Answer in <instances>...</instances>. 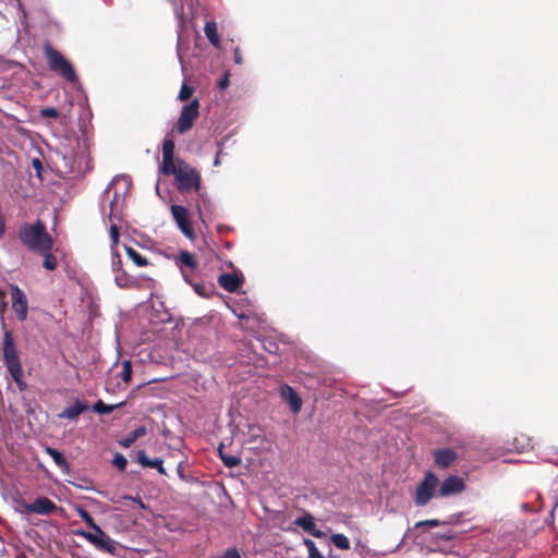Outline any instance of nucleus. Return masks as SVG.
Returning a JSON list of instances; mask_svg holds the SVG:
<instances>
[{"label":"nucleus","instance_id":"obj_21","mask_svg":"<svg viewBox=\"0 0 558 558\" xmlns=\"http://www.w3.org/2000/svg\"><path fill=\"white\" fill-rule=\"evenodd\" d=\"M204 32H205V35H206L207 39L209 40V43L215 47H219L220 37L218 35L216 22H214V21L206 22Z\"/></svg>","mask_w":558,"mask_h":558},{"label":"nucleus","instance_id":"obj_28","mask_svg":"<svg viewBox=\"0 0 558 558\" xmlns=\"http://www.w3.org/2000/svg\"><path fill=\"white\" fill-rule=\"evenodd\" d=\"M75 511L77 515L90 527L96 529L97 524L90 513L84 509L82 506H75Z\"/></svg>","mask_w":558,"mask_h":558},{"label":"nucleus","instance_id":"obj_29","mask_svg":"<svg viewBox=\"0 0 558 558\" xmlns=\"http://www.w3.org/2000/svg\"><path fill=\"white\" fill-rule=\"evenodd\" d=\"M331 542L339 549H349L350 548V541L343 534H332Z\"/></svg>","mask_w":558,"mask_h":558},{"label":"nucleus","instance_id":"obj_45","mask_svg":"<svg viewBox=\"0 0 558 558\" xmlns=\"http://www.w3.org/2000/svg\"><path fill=\"white\" fill-rule=\"evenodd\" d=\"M234 62H235L236 64H241V63L243 62V59H242V56H241V52H240L239 47H236V48L234 49Z\"/></svg>","mask_w":558,"mask_h":558},{"label":"nucleus","instance_id":"obj_47","mask_svg":"<svg viewBox=\"0 0 558 558\" xmlns=\"http://www.w3.org/2000/svg\"><path fill=\"white\" fill-rule=\"evenodd\" d=\"M177 472H178V475L182 478V480H185V475L183 474V466H182V463H179L178 468H177Z\"/></svg>","mask_w":558,"mask_h":558},{"label":"nucleus","instance_id":"obj_38","mask_svg":"<svg viewBox=\"0 0 558 558\" xmlns=\"http://www.w3.org/2000/svg\"><path fill=\"white\" fill-rule=\"evenodd\" d=\"M218 558H241V555L236 547H230L227 548Z\"/></svg>","mask_w":558,"mask_h":558},{"label":"nucleus","instance_id":"obj_9","mask_svg":"<svg viewBox=\"0 0 558 558\" xmlns=\"http://www.w3.org/2000/svg\"><path fill=\"white\" fill-rule=\"evenodd\" d=\"M20 505L27 513H37L43 515H48L57 509L56 504L48 497H38L32 504L22 501Z\"/></svg>","mask_w":558,"mask_h":558},{"label":"nucleus","instance_id":"obj_30","mask_svg":"<svg viewBox=\"0 0 558 558\" xmlns=\"http://www.w3.org/2000/svg\"><path fill=\"white\" fill-rule=\"evenodd\" d=\"M303 544L306 546L308 550V558H325L323 554L318 550L314 541L310 538H304Z\"/></svg>","mask_w":558,"mask_h":558},{"label":"nucleus","instance_id":"obj_41","mask_svg":"<svg viewBox=\"0 0 558 558\" xmlns=\"http://www.w3.org/2000/svg\"><path fill=\"white\" fill-rule=\"evenodd\" d=\"M229 76H230L229 73H225V75L219 80L218 87L220 89H225L229 86V84H230Z\"/></svg>","mask_w":558,"mask_h":558},{"label":"nucleus","instance_id":"obj_50","mask_svg":"<svg viewBox=\"0 0 558 558\" xmlns=\"http://www.w3.org/2000/svg\"><path fill=\"white\" fill-rule=\"evenodd\" d=\"M557 507H558V497H557V500H556V502H555V505H554V508H553V510H551V512H550V515H551V517L554 515V511H555V509H556Z\"/></svg>","mask_w":558,"mask_h":558},{"label":"nucleus","instance_id":"obj_36","mask_svg":"<svg viewBox=\"0 0 558 558\" xmlns=\"http://www.w3.org/2000/svg\"><path fill=\"white\" fill-rule=\"evenodd\" d=\"M440 525V521L437 520V519H430V520H424V521H418L415 523L414 527L415 529H418V527H436Z\"/></svg>","mask_w":558,"mask_h":558},{"label":"nucleus","instance_id":"obj_42","mask_svg":"<svg viewBox=\"0 0 558 558\" xmlns=\"http://www.w3.org/2000/svg\"><path fill=\"white\" fill-rule=\"evenodd\" d=\"M264 349L266 351H268L269 353H276L277 350H278V345L277 343L272 342V341H267V343H264L263 344Z\"/></svg>","mask_w":558,"mask_h":558},{"label":"nucleus","instance_id":"obj_19","mask_svg":"<svg viewBox=\"0 0 558 558\" xmlns=\"http://www.w3.org/2000/svg\"><path fill=\"white\" fill-rule=\"evenodd\" d=\"M45 451L47 452V454H49L52 460L54 461V463L65 473H69L70 471V464L66 460V458L64 457V454L62 452H60L59 450L54 449V448H51V447H46L45 448Z\"/></svg>","mask_w":558,"mask_h":558},{"label":"nucleus","instance_id":"obj_2","mask_svg":"<svg viewBox=\"0 0 558 558\" xmlns=\"http://www.w3.org/2000/svg\"><path fill=\"white\" fill-rule=\"evenodd\" d=\"M17 236L21 243L34 253L51 251L53 246V240L41 220L22 226Z\"/></svg>","mask_w":558,"mask_h":558},{"label":"nucleus","instance_id":"obj_40","mask_svg":"<svg viewBox=\"0 0 558 558\" xmlns=\"http://www.w3.org/2000/svg\"><path fill=\"white\" fill-rule=\"evenodd\" d=\"M515 441V449L525 450L531 446V439L526 437L517 438Z\"/></svg>","mask_w":558,"mask_h":558},{"label":"nucleus","instance_id":"obj_34","mask_svg":"<svg viewBox=\"0 0 558 558\" xmlns=\"http://www.w3.org/2000/svg\"><path fill=\"white\" fill-rule=\"evenodd\" d=\"M421 483H423L429 487H435L436 489L440 485L438 477L432 472L426 473L424 480Z\"/></svg>","mask_w":558,"mask_h":558},{"label":"nucleus","instance_id":"obj_1","mask_svg":"<svg viewBox=\"0 0 558 558\" xmlns=\"http://www.w3.org/2000/svg\"><path fill=\"white\" fill-rule=\"evenodd\" d=\"M175 144L171 137L162 142V161L159 171L165 175H173L177 189L181 193L195 191L199 193L202 178L199 172L181 158H174Z\"/></svg>","mask_w":558,"mask_h":558},{"label":"nucleus","instance_id":"obj_17","mask_svg":"<svg viewBox=\"0 0 558 558\" xmlns=\"http://www.w3.org/2000/svg\"><path fill=\"white\" fill-rule=\"evenodd\" d=\"M457 459V453L452 449H441L434 453L435 464L439 468H448Z\"/></svg>","mask_w":558,"mask_h":558},{"label":"nucleus","instance_id":"obj_31","mask_svg":"<svg viewBox=\"0 0 558 558\" xmlns=\"http://www.w3.org/2000/svg\"><path fill=\"white\" fill-rule=\"evenodd\" d=\"M120 377L124 383H130L132 379V364L131 361L125 360L122 362V369L120 373Z\"/></svg>","mask_w":558,"mask_h":558},{"label":"nucleus","instance_id":"obj_11","mask_svg":"<svg viewBox=\"0 0 558 558\" xmlns=\"http://www.w3.org/2000/svg\"><path fill=\"white\" fill-rule=\"evenodd\" d=\"M465 485L461 477L456 475H450L444 480V482L439 485L437 494L440 497H448L450 495H454L464 490Z\"/></svg>","mask_w":558,"mask_h":558},{"label":"nucleus","instance_id":"obj_20","mask_svg":"<svg viewBox=\"0 0 558 558\" xmlns=\"http://www.w3.org/2000/svg\"><path fill=\"white\" fill-rule=\"evenodd\" d=\"M147 429L145 426H140L133 432L129 433L124 438L119 440V445L123 448H130L138 438L145 436Z\"/></svg>","mask_w":558,"mask_h":558},{"label":"nucleus","instance_id":"obj_37","mask_svg":"<svg viewBox=\"0 0 558 558\" xmlns=\"http://www.w3.org/2000/svg\"><path fill=\"white\" fill-rule=\"evenodd\" d=\"M40 117H44V118H58L59 117V111L56 108H53V107L43 108L40 110Z\"/></svg>","mask_w":558,"mask_h":558},{"label":"nucleus","instance_id":"obj_3","mask_svg":"<svg viewBox=\"0 0 558 558\" xmlns=\"http://www.w3.org/2000/svg\"><path fill=\"white\" fill-rule=\"evenodd\" d=\"M44 54L47 59L48 68L50 71L56 72L62 78L70 83L78 81L77 74L71 62L57 49L49 44L44 46Z\"/></svg>","mask_w":558,"mask_h":558},{"label":"nucleus","instance_id":"obj_46","mask_svg":"<svg viewBox=\"0 0 558 558\" xmlns=\"http://www.w3.org/2000/svg\"><path fill=\"white\" fill-rule=\"evenodd\" d=\"M17 8L22 12L23 16H26L27 12H26L24 4L22 3L21 0H17Z\"/></svg>","mask_w":558,"mask_h":558},{"label":"nucleus","instance_id":"obj_13","mask_svg":"<svg viewBox=\"0 0 558 558\" xmlns=\"http://www.w3.org/2000/svg\"><path fill=\"white\" fill-rule=\"evenodd\" d=\"M280 395L289 403L293 413H299L301 411L302 399L292 387L287 384L282 385L280 387Z\"/></svg>","mask_w":558,"mask_h":558},{"label":"nucleus","instance_id":"obj_8","mask_svg":"<svg viewBox=\"0 0 558 558\" xmlns=\"http://www.w3.org/2000/svg\"><path fill=\"white\" fill-rule=\"evenodd\" d=\"M11 301H12V310L14 311L19 320L23 322L27 317V298L23 290H21L17 286L11 287Z\"/></svg>","mask_w":558,"mask_h":558},{"label":"nucleus","instance_id":"obj_25","mask_svg":"<svg viewBox=\"0 0 558 558\" xmlns=\"http://www.w3.org/2000/svg\"><path fill=\"white\" fill-rule=\"evenodd\" d=\"M124 403L121 402V403H118V404H106L102 400H98L97 402L94 403L93 405V410L99 414H109L111 413L114 409L117 408H120L122 407Z\"/></svg>","mask_w":558,"mask_h":558},{"label":"nucleus","instance_id":"obj_18","mask_svg":"<svg viewBox=\"0 0 558 558\" xmlns=\"http://www.w3.org/2000/svg\"><path fill=\"white\" fill-rule=\"evenodd\" d=\"M87 410V405L82 403L81 401L76 400L72 405L64 409L60 414L59 417L61 418H69L74 420L80 414L85 412Z\"/></svg>","mask_w":558,"mask_h":558},{"label":"nucleus","instance_id":"obj_24","mask_svg":"<svg viewBox=\"0 0 558 558\" xmlns=\"http://www.w3.org/2000/svg\"><path fill=\"white\" fill-rule=\"evenodd\" d=\"M219 457L227 468H234L241 464V458L223 452L222 446L218 448Z\"/></svg>","mask_w":558,"mask_h":558},{"label":"nucleus","instance_id":"obj_27","mask_svg":"<svg viewBox=\"0 0 558 558\" xmlns=\"http://www.w3.org/2000/svg\"><path fill=\"white\" fill-rule=\"evenodd\" d=\"M9 373L12 376L13 380L15 381L20 391H24L27 386L26 383L23 380L24 373L22 366L9 369Z\"/></svg>","mask_w":558,"mask_h":558},{"label":"nucleus","instance_id":"obj_26","mask_svg":"<svg viewBox=\"0 0 558 558\" xmlns=\"http://www.w3.org/2000/svg\"><path fill=\"white\" fill-rule=\"evenodd\" d=\"M37 254L44 256L43 266L48 270H54L58 267L57 257L51 253V251L47 252H38Z\"/></svg>","mask_w":558,"mask_h":558},{"label":"nucleus","instance_id":"obj_5","mask_svg":"<svg viewBox=\"0 0 558 558\" xmlns=\"http://www.w3.org/2000/svg\"><path fill=\"white\" fill-rule=\"evenodd\" d=\"M177 265L180 267L182 276L185 281L191 286H194L195 290L199 293L197 284H194L192 276L195 274L198 267V263L194 254L189 251H180L177 257Z\"/></svg>","mask_w":558,"mask_h":558},{"label":"nucleus","instance_id":"obj_16","mask_svg":"<svg viewBox=\"0 0 558 558\" xmlns=\"http://www.w3.org/2000/svg\"><path fill=\"white\" fill-rule=\"evenodd\" d=\"M438 489L429 487L423 483H420L416 487L415 504L417 506H425L435 496Z\"/></svg>","mask_w":558,"mask_h":558},{"label":"nucleus","instance_id":"obj_22","mask_svg":"<svg viewBox=\"0 0 558 558\" xmlns=\"http://www.w3.org/2000/svg\"><path fill=\"white\" fill-rule=\"evenodd\" d=\"M114 281L118 287L130 289L135 286V279L131 277L124 269L116 272Z\"/></svg>","mask_w":558,"mask_h":558},{"label":"nucleus","instance_id":"obj_33","mask_svg":"<svg viewBox=\"0 0 558 558\" xmlns=\"http://www.w3.org/2000/svg\"><path fill=\"white\" fill-rule=\"evenodd\" d=\"M193 93H194V88L184 83L181 86L178 98L182 101L189 100L192 97Z\"/></svg>","mask_w":558,"mask_h":558},{"label":"nucleus","instance_id":"obj_6","mask_svg":"<svg viewBox=\"0 0 558 558\" xmlns=\"http://www.w3.org/2000/svg\"><path fill=\"white\" fill-rule=\"evenodd\" d=\"M172 217L180 229V231L190 240H194L195 232L190 219V214L184 206L172 205L171 206Z\"/></svg>","mask_w":558,"mask_h":558},{"label":"nucleus","instance_id":"obj_10","mask_svg":"<svg viewBox=\"0 0 558 558\" xmlns=\"http://www.w3.org/2000/svg\"><path fill=\"white\" fill-rule=\"evenodd\" d=\"M95 533L82 532L81 534L92 544L96 545L98 548L104 549L108 553H113L116 549L114 542L106 535V533L100 529L99 525L96 529H93Z\"/></svg>","mask_w":558,"mask_h":558},{"label":"nucleus","instance_id":"obj_23","mask_svg":"<svg viewBox=\"0 0 558 558\" xmlns=\"http://www.w3.org/2000/svg\"><path fill=\"white\" fill-rule=\"evenodd\" d=\"M125 253L130 259L137 266V267H145L149 264L148 259L144 256H142L136 250H134L131 246L124 245Z\"/></svg>","mask_w":558,"mask_h":558},{"label":"nucleus","instance_id":"obj_15","mask_svg":"<svg viewBox=\"0 0 558 558\" xmlns=\"http://www.w3.org/2000/svg\"><path fill=\"white\" fill-rule=\"evenodd\" d=\"M242 282L238 275L231 272H223L218 277L219 286L228 292H235Z\"/></svg>","mask_w":558,"mask_h":558},{"label":"nucleus","instance_id":"obj_14","mask_svg":"<svg viewBox=\"0 0 558 558\" xmlns=\"http://www.w3.org/2000/svg\"><path fill=\"white\" fill-rule=\"evenodd\" d=\"M136 456H137V462L142 466L156 469L159 474L167 475V471L162 465V463H163L162 459H160V458L149 459L144 450H138Z\"/></svg>","mask_w":558,"mask_h":558},{"label":"nucleus","instance_id":"obj_39","mask_svg":"<svg viewBox=\"0 0 558 558\" xmlns=\"http://www.w3.org/2000/svg\"><path fill=\"white\" fill-rule=\"evenodd\" d=\"M119 228L117 225L110 226V239L112 246H116L119 243Z\"/></svg>","mask_w":558,"mask_h":558},{"label":"nucleus","instance_id":"obj_32","mask_svg":"<svg viewBox=\"0 0 558 558\" xmlns=\"http://www.w3.org/2000/svg\"><path fill=\"white\" fill-rule=\"evenodd\" d=\"M112 465L116 466L120 472H124L128 465V460L122 453H114L112 459Z\"/></svg>","mask_w":558,"mask_h":558},{"label":"nucleus","instance_id":"obj_49","mask_svg":"<svg viewBox=\"0 0 558 558\" xmlns=\"http://www.w3.org/2000/svg\"><path fill=\"white\" fill-rule=\"evenodd\" d=\"M117 199H118V195H117V193H116V194H114L113 199L110 202L111 211L113 210V204H114V202H116Z\"/></svg>","mask_w":558,"mask_h":558},{"label":"nucleus","instance_id":"obj_4","mask_svg":"<svg viewBox=\"0 0 558 558\" xmlns=\"http://www.w3.org/2000/svg\"><path fill=\"white\" fill-rule=\"evenodd\" d=\"M199 116V101L193 99L191 102L184 105L181 109L180 117L177 121L175 129L180 134L189 132L194 124V121Z\"/></svg>","mask_w":558,"mask_h":558},{"label":"nucleus","instance_id":"obj_44","mask_svg":"<svg viewBox=\"0 0 558 558\" xmlns=\"http://www.w3.org/2000/svg\"><path fill=\"white\" fill-rule=\"evenodd\" d=\"M32 166L36 170V172L38 174H40V172L43 170V163H41V161L38 158L33 159Z\"/></svg>","mask_w":558,"mask_h":558},{"label":"nucleus","instance_id":"obj_35","mask_svg":"<svg viewBox=\"0 0 558 558\" xmlns=\"http://www.w3.org/2000/svg\"><path fill=\"white\" fill-rule=\"evenodd\" d=\"M111 267H112V271L116 274V272H119L120 270H123L122 268V259H121V256L120 254L114 251L112 253V263H111Z\"/></svg>","mask_w":558,"mask_h":558},{"label":"nucleus","instance_id":"obj_7","mask_svg":"<svg viewBox=\"0 0 558 558\" xmlns=\"http://www.w3.org/2000/svg\"><path fill=\"white\" fill-rule=\"evenodd\" d=\"M2 353L5 366L9 369L22 366L17 350L14 343V338L11 331L5 330L3 335Z\"/></svg>","mask_w":558,"mask_h":558},{"label":"nucleus","instance_id":"obj_48","mask_svg":"<svg viewBox=\"0 0 558 558\" xmlns=\"http://www.w3.org/2000/svg\"><path fill=\"white\" fill-rule=\"evenodd\" d=\"M222 150L219 149L216 154V157H215V161H214V165L215 166H219L220 165V155H221Z\"/></svg>","mask_w":558,"mask_h":558},{"label":"nucleus","instance_id":"obj_43","mask_svg":"<svg viewBox=\"0 0 558 558\" xmlns=\"http://www.w3.org/2000/svg\"><path fill=\"white\" fill-rule=\"evenodd\" d=\"M5 310H7L5 293L0 290V315H3Z\"/></svg>","mask_w":558,"mask_h":558},{"label":"nucleus","instance_id":"obj_12","mask_svg":"<svg viewBox=\"0 0 558 558\" xmlns=\"http://www.w3.org/2000/svg\"><path fill=\"white\" fill-rule=\"evenodd\" d=\"M294 524L300 526L314 537L320 538L325 536V533L323 531L316 529L314 517L308 512H305L303 515L298 517L294 521Z\"/></svg>","mask_w":558,"mask_h":558}]
</instances>
